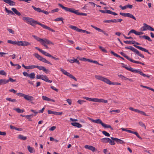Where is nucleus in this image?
Masks as SVG:
<instances>
[{
    "instance_id": "obj_44",
    "label": "nucleus",
    "mask_w": 154,
    "mask_h": 154,
    "mask_svg": "<svg viewBox=\"0 0 154 154\" xmlns=\"http://www.w3.org/2000/svg\"><path fill=\"white\" fill-rule=\"evenodd\" d=\"M132 133L135 134L136 135V136L140 139L141 140L142 139L141 137L140 136L139 134L137 132L133 131Z\"/></svg>"
},
{
    "instance_id": "obj_33",
    "label": "nucleus",
    "mask_w": 154,
    "mask_h": 154,
    "mask_svg": "<svg viewBox=\"0 0 154 154\" xmlns=\"http://www.w3.org/2000/svg\"><path fill=\"white\" fill-rule=\"evenodd\" d=\"M23 19L24 21H27L28 23H29L32 18L29 17H23Z\"/></svg>"
},
{
    "instance_id": "obj_19",
    "label": "nucleus",
    "mask_w": 154,
    "mask_h": 154,
    "mask_svg": "<svg viewBox=\"0 0 154 154\" xmlns=\"http://www.w3.org/2000/svg\"><path fill=\"white\" fill-rule=\"evenodd\" d=\"M96 102L107 103L108 102V101L107 100H104L103 99H99L96 98Z\"/></svg>"
},
{
    "instance_id": "obj_7",
    "label": "nucleus",
    "mask_w": 154,
    "mask_h": 154,
    "mask_svg": "<svg viewBox=\"0 0 154 154\" xmlns=\"http://www.w3.org/2000/svg\"><path fill=\"white\" fill-rule=\"evenodd\" d=\"M125 48L126 49H130L142 58H144V56H143V55L140 53V52L137 49H135L132 46H129L128 47H125Z\"/></svg>"
},
{
    "instance_id": "obj_27",
    "label": "nucleus",
    "mask_w": 154,
    "mask_h": 154,
    "mask_svg": "<svg viewBox=\"0 0 154 154\" xmlns=\"http://www.w3.org/2000/svg\"><path fill=\"white\" fill-rule=\"evenodd\" d=\"M102 126L105 128H109L111 130H112L113 129V128L110 125H108L104 123Z\"/></svg>"
},
{
    "instance_id": "obj_20",
    "label": "nucleus",
    "mask_w": 154,
    "mask_h": 154,
    "mask_svg": "<svg viewBox=\"0 0 154 154\" xmlns=\"http://www.w3.org/2000/svg\"><path fill=\"white\" fill-rule=\"evenodd\" d=\"M42 98L43 100H44L49 101H52L53 102H55V101L54 100L50 99L46 96H42Z\"/></svg>"
},
{
    "instance_id": "obj_22",
    "label": "nucleus",
    "mask_w": 154,
    "mask_h": 154,
    "mask_svg": "<svg viewBox=\"0 0 154 154\" xmlns=\"http://www.w3.org/2000/svg\"><path fill=\"white\" fill-rule=\"evenodd\" d=\"M109 140V138L107 137H105L100 139L101 142L104 143H108Z\"/></svg>"
},
{
    "instance_id": "obj_61",
    "label": "nucleus",
    "mask_w": 154,
    "mask_h": 154,
    "mask_svg": "<svg viewBox=\"0 0 154 154\" xmlns=\"http://www.w3.org/2000/svg\"><path fill=\"white\" fill-rule=\"evenodd\" d=\"M17 95H19L20 97H23V98L24 97V96H25V94H24L23 93H17Z\"/></svg>"
},
{
    "instance_id": "obj_12",
    "label": "nucleus",
    "mask_w": 154,
    "mask_h": 154,
    "mask_svg": "<svg viewBox=\"0 0 154 154\" xmlns=\"http://www.w3.org/2000/svg\"><path fill=\"white\" fill-rule=\"evenodd\" d=\"M24 98L25 100L29 101H33L34 100V98L32 96L26 94L25 95Z\"/></svg>"
},
{
    "instance_id": "obj_8",
    "label": "nucleus",
    "mask_w": 154,
    "mask_h": 154,
    "mask_svg": "<svg viewBox=\"0 0 154 154\" xmlns=\"http://www.w3.org/2000/svg\"><path fill=\"white\" fill-rule=\"evenodd\" d=\"M34 56L37 59L40 61H41L45 63H47L51 65H52V64L50 62L48 61L45 58H43L37 53H35L33 54Z\"/></svg>"
},
{
    "instance_id": "obj_18",
    "label": "nucleus",
    "mask_w": 154,
    "mask_h": 154,
    "mask_svg": "<svg viewBox=\"0 0 154 154\" xmlns=\"http://www.w3.org/2000/svg\"><path fill=\"white\" fill-rule=\"evenodd\" d=\"M68 61H69L70 63H73L75 62L77 63L79 65L80 64V62L77 60V59H76L74 57H73L72 59L68 60Z\"/></svg>"
},
{
    "instance_id": "obj_47",
    "label": "nucleus",
    "mask_w": 154,
    "mask_h": 154,
    "mask_svg": "<svg viewBox=\"0 0 154 154\" xmlns=\"http://www.w3.org/2000/svg\"><path fill=\"white\" fill-rule=\"evenodd\" d=\"M122 131H127L128 132L130 133H132V131H131V130H127L126 128H121V129Z\"/></svg>"
},
{
    "instance_id": "obj_10",
    "label": "nucleus",
    "mask_w": 154,
    "mask_h": 154,
    "mask_svg": "<svg viewBox=\"0 0 154 154\" xmlns=\"http://www.w3.org/2000/svg\"><path fill=\"white\" fill-rule=\"evenodd\" d=\"M120 14L124 17H127L134 19L135 20H136V18L132 14L129 13H122V12L120 13Z\"/></svg>"
},
{
    "instance_id": "obj_43",
    "label": "nucleus",
    "mask_w": 154,
    "mask_h": 154,
    "mask_svg": "<svg viewBox=\"0 0 154 154\" xmlns=\"http://www.w3.org/2000/svg\"><path fill=\"white\" fill-rule=\"evenodd\" d=\"M79 32H81L83 33H86L87 34H91V33L90 32L87 31L85 30H83L82 29H80L79 30Z\"/></svg>"
},
{
    "instance_id": "obj_32",
    "label": "nucleus",
    "mask_w": 154,
    "mask_h": 154,
    "mask_svg": "<svg viewBox=\"0 0 154 154\" xmlns=\"http://www.w3.org/2000/svg\"><path fill=\"white\" fill-rule=\"evenodd\" d=\"M18 138L23 140H25L27 139L26 137L24 136L23 135L21 134H19L18 135Z\"/></svg>"
},
{
    "instance_id": "obj_37",
    "label": "nucleus",
    "mask_w": 154,
    "mask_h": 154,
    "mask_svg": "<svg viewBox=\"0 0 154 154\" xmlns=\"http://www.w3.org/2000/svg\"><path fill=\"white\" fill-rule=\"evenodd\" d=\"M14 110H16L19 113H22L24 111L23 110L20 109L19 108H15L14 109Z\"/></svg>"
},
{
    "instance_id": "obj_14",
    "label": "nucleus",
    "mask_w": 154,
    "mask_h": 154,
    "mask_svg": "<svg viewBox=\"0 0 154 154\" xmlns=\"http://www.w3.org/2000/svg\"><path fill=\"white\" fill-rule=\"evenodd\" d=\"M111 138L112 140L115 141L118 143H119L121 144H123L124 143V142L123 140L118 138H114L113 137H111Z\"/></svg>"
},
{
    "instance_id": "obj_2",
    "label": "nucleus",
    "mask_w": 154,
    "mask_h": 154,
    "mask_svg": "<svg viewBox=\"0 0 154 154\" xmlns=\"http://www.w3.org/2000/svg\"><path fill=\"white\" fill-rule=\"evenodd\" d=\"M122 64L124 65V66H122V67L123 68H125V69H126L127 70H128L131 71V72H132L134 73H138L140 74L141 75L144 77H146L148 78H149L150 77V76L149 75H146V74L143 73L142 72L140 71V70H139L138 69H133L131 67H127L126 66V65H124V64L123 63H122Z\"/></svg>"
},
{
    "instance_id": "obj_53",
    "label": "nucleus",
    "mask_w": 154,
    "mask_h": 154,
    "mask_svg": "<svg viewBox=\"0 0 154 154\" xmlns=\"http://www.w3.org/2000/svg\"><path fill=\"white\" fill-rule=\"evenodd\" d=\"M118 76L121 78L122 79L125 80V78H127L126 77H125L121 74H118Z\"/></svg>"
},
{
    "instance_id": "obj_34",
    "label": "nucleus",
    "mask_w": 154,
    "mask_h": 154,
    "mask_svg": "<svg viewBox=\"0 0 154 154\" xmlns=\"http://www.w3.org/2000/svg\"><path fill=\"white\" fill-rule=\"evenodd\" d=\"M32 7L36 11L39 12H41L42 10L40 8H36L34 6H32Z\"/></svg>"
},
{
    "instance_id": "obj_57",
    "label": "nucleus",
    "mask_w": 154,
    "mask_h": 154,
    "mask_svg": "<svg viewBox=\"0 0 154 154\" xmlns=\"http://www.w3.org/2000/svg\"><path fill=\"white\" fill-rule=\"evenodd\" d=\"M111 85H120L121 84L119 83L116 82H112L111 83Z\"/></svg>"
},
{
    "instance_id": "obj_45",
    "label": "nucleus",
    "mask_w": 154,
    "mask_h": 154,
    "mask_svg": "<svg viewBox=\"0 0 154 154\" xmlns=\"http://www.w3.org/2000/svg\"><path fill=\"white\" fill-rule=\"evenodd\" d=\"M132 133L135 134L136 135V136L140 139L141 140L142 139L141 137L140 136L139 134L137 132L133 131Z\"/></svg>"
},
{
    "instance_id": "obj_29",
    "label": "nucleus",
    "mask_w": 154,
    "mask_h": 154,
    "mask_svg": "<svg viewBox=\"0 0 154 154\" xmlns=\"http://www.w3.org/2000/svg\"><path fill=\"white\" fill-rule=\"evenodd\" d=\"M149 26V25H148L146 23L144 24L143 26L142 27V28L143 29V31H144L148 30Z\"/></svg>"
},
{
    "instance_id": "obj_39",
    "label": "nucleus",
    "mask_w": 154,
    "mask_h": 154,
    "mask_svg": "<svg viewBox=\"0 0 154 154\" xmlns=\"http://www.w3.org/2000/svg\"><path fill=\"white\" fill-rule=\"evenodd\" d=\"M43 54L45 55V56H48V57H51L52 55H51L50 54L45 52V51H43L42 52V53Z\"/></svg>"
},
{
    "instance_id": "obj_1",
    "label": "nucleus",
    "mask_w": 154,
    "mask_h": 154,
    "mask_svg": "<svg viewBox=\"0 0 154 154\" xmlns=\"http://www.w3.org/2000/svg\"><path fill=\"white\" fill-rule=\"evenodd\" d=\"M32 36L35 39L39 42L41 45H44L47 49L49 48L47 45H53L54 44L53 43L47 39H43L35 35H32Z\"/></svg>"
},
{
    "instance_id": "obj_13",
    "label": "nucleus",
    "mask_w": 154,
    "mask_h": 154,
    "mask_svg": "<svg viewBox=\"0 0 154 154\" xmlns=\"http://www.w3.org/2000/svg\"><path fill=\"white\" fill-rule=\"evenodd\" d=\"M41 79L43 80H44L46 82L51 83L52 82V81L49 80L48 77L46 75H42Z\"/></svg>"
},
{
    "instance_id": "obj_6",
    "label": "nucleus",
    "mask_w": 154,
    "mask_h": 154,
    "mask_svg": "<svg viewBox=\"0 0 154 154\" xmlns=\"http://www.w3.org/2000/svg\"><path fill=\"white\" fill-rule=\"evenodd\" d=\"M95 77L96 79L98 80L102 81L107 84L111 85V82L106 78L99 75H95Z\"/></svg>"
},
{
    "instance_id": "obj_36",
    "label": "nucleus",
    "mask_w": 154,
    "mask_h": 154,
    "mask_svg": "<svg viewBox=\"0 0 154 154\" xmlns=\"http://www.w3.org/2000/svg\"><path fill=\"white\" fill-rule=\"evenodd\" d=\"M66 75L69 76L70 78L73 79L75 81H77L75 77L73 76L71 74H70V73L69 72Z\"/></svg>"
},
{
    "instance_id": "obj_26",
    "label": "nucleus",
    "mask_w": 154,
    "mask_h": 154,
    "mask_svg": "<svg viewBox=\"0 0 154 154\" xmlns=\"http://www.w3.org/2000/svg\"><path fill=\"white\" fill-rule=\"evenodd\" d=\"M120 53L122 56L126 58L127 60L130 61L131 62V61L132 59L129 57L128 56L126 55L124 53L121 52Z\"/></svg>"
},
{
    "instance_id": "obj_40",
    "label": "nucleus",
    "mask_w": 154,
    "mask_h": 154,
    "mask_svg": "<svg viewBox=\"0 0 154 154\" xmlns=\"http://www.w3.org/2000/svg\"><path fill=\"white\" fill-rule=\"evenodd\" d=\"M131 62L135 63H139V64H141L142 65H144V63H142L138 61H137L134 60L133 59L132 60Z\"/></svg>"
},
{
    "instance_id": "obj_48",
    "label": "nucleus",
    "mask_w": 154,
    "mask_h": 154,
    "mask_svg": "<svg viewBox=\"0 0 154 154\" xmlns=\"http://www.w3.org/2000/svg\"><path fill=\"white\" fill-rule=\"evenodd\" d=\"M102 133L105 136L107 137H109L110 134L105 131H102Z\"/></svg>"
},
{
    "instance_id": "obj_3",
    "label": "nucleus",
    "mask_w": 154,
    "mask_h": 154,
    "mask_svg": "<svg viewBox=\"0 0 154 154\" xmlns=\"http://www.w3.org/2000/svg\"><path fill=\"white\" fill-rule=\"evenodd\" d=\"M29 23L32 26H34L35 24H37L39 25H40L44 29H47L49 30L52 31L53 32H54V30H53L50 27L48 26H47L39 22H38L36 21L33 20V19L32 18L31 19V20H30V22H29Z\"/></svg>"
},
{
    "instance_id": "obj_55",
    "label": "nucleus",
    "mask_w": 154,
    "mask_h": 154,
    "mask_svg": "<svg viewBox=\"0 0 154 154\" xmlns=\"http://www.w3.org/2000/svg\"><path fill=\"white\" fill-rule=\"evenodd\" d=\"M62 20H63V19L62 17H58L54 20V21H59Z\"/></svg>"
},
{
    "instance_id": "obj_9",
    "label": "nucleus",
    "mask_w": 154,
    "mask_h": 154,
    "mask_svg": "<svg viewBox=\"0 0 154 154\" xmlns=\"http://www.w3.org/2000/svg\"><path fill=\"white\" fill-rule=\"evenodd\" d=\"M18 45L19 46H27L30 45L31 44L27 41H18Z\"/></svg>"
},
{
    "instance_id": "obj_11",
    "label": "nucleus",
    "mask_w": 154,
    "mask_h": 154,
    "mask_svg": "<svg viewBox=\"0 0 154 154\" xmlns=\"http://www.w3.org/2000/svg\"><path fill=\"white\" fill-rule=\"evenodd\" d=\"M99 11L103 13H107L110 14H111L115 16L117 15V14L115 12H112V11L109 10H106L104 11L102 10H99Z\"/></svg>"
},
{
    "instance_id": "obj_64",
    "label": "nucleus",
    "mask_w": 154,
    "mask_h": 154,
    "mask_svg": "<svg viewBox=\"0 0 154 154\" xmlns=\"http://www.w3.org/2000/svg\"><path fill=\"white\" fill-rule=\"evenodd\" d=\"M62 114V112H55L54 115H61Z\"/></svg>"
},
{
    "instance_id": "obj_24",
    "label": "nucleus",
    "mask_w": 154,
    "mask_h": 154,
    "mask_svg": "<svg viewBox=\"0 0 154 154\" xmlns=\"http://www.w3.org/2000/svg\"><path fill=\"white\" fill-rule=\"evenodd\" d=\"M12 11L17 15L20 16L21 15L20 13L15 8H12L11 9Z\"/></svg>"
},
{
    "instance_id": "obj_35",
    "label": "nucleus",
    "mask_w": 154,
    "mask_h": 154,
    "mask_svg": "<svg viewBox=\"0 0 154 154\" xmlns=\"http://www.w3.org/2000/svg\"><path fill=\"white\" fill-rule=\"evenodd\" d=\"M69 27L72 29L75 30L76 31L79 32V30H80V29H79L77 27L75 26L71 25L69 26Z\"/></svg>"
},
{
    "instance_id": "obj_60",
    "label": "nucleus",
    "mask_w": 154,
    "mask_h": 154,
    "mask_svg": "<svg viewBox=\"0 0 154 154\" xmlns=\"http://www.w3.org/2000/svg\"><path fill=\"white\" fill-rule=\"evenodd\" d=\"M7 30L10 33H11L12 34H14V31L13 30L11 29H8Z\"/></svg>"
},
{
    "instance_id": "obj_28",
    "label": "nucleus",
    "mask_w": 154,
    "mask_h": 154,
    "mask_svg": "<svg viewBox=\"0 0 154 154\" xmlns=\"http://www.w3.org/2000/svg\"><path fill=\"white\" fill-rule=\"evenodd\" d=\"M27 149H28V151L30 153L34 152H35L34 148L32 147H30L29 146H27Z\"/></svg>"
},
{
    "instance_id": "obj_42",
    "label": "nucleus",
    "mask_w": 154,
    "mask_h": 154,
    "mask_svg": "<svg viewBox=\"0 0 154 154\" xmlns=\"http://www.w3.org/2000/svg\"><path fill=\"white\" fill-rule=\"evenodd\" d=\"M60 71L64 74H65L66 75L67 74L68 72H67L65 70L63 69L60 68Z\"/></svg>"
},
{
    "instance_id": "obj_5",
    "label": "nucleus",
    "mask_w": 154,
    "mask_h": 154,
    "mask_svg": "<svg viewBox=\"0 0 154 154\" xmlns=\"http://www.w3.org/2000/svg\"><path fill=\"white\" fill-rule=\"evenodd\" d=\"M58 5L63 9L65 10L66 11H69L71 13H74L77 15H79L80 13L79 12L78 10H75L72 8H69L64 6L60 4H59Z\"/></svg>"
},
{
    "instance_id": "obj_4",
    "label": "nucleus",
    "mask_w": 154,
    "mask_h": 154,
    "mask_svg": "<svg viewBox=\"0 0 154 154\" xmlns=\"http://www.w3.org/2000/svg\"><path fill=\"white\" fill-rule=\"evenodd\" d=\"M35 68H37L39 70H43L45 73H48L50 72V71L45 68L44 66H38L35 65H31L27 66L26 69H32Z\"/></svg>"
},
{
    "instance_id": "obj_31",
    "label": "nucleus",
    "mask_w": 154,
    "mask_h": 154,
    "mask_svg": "<svg viewBox=\"0 0 154 154\" xmlns=\"http://www.w3.org/2000/svg\"><path fill=\"white\" fill-rule=\"evenodd\" d=\"M83 98L89 101L96 102V98H91L86 97H83Z\"/></svg>"
},
{
    "instance_id": "obj_63",
    "label": "nucleus",
    "mask_w": 154,
    "mask_h": 154,
    "mask_svg": "<svg viewBox=\"0 0 154 154\" xmlns=\"http://www.w3.org/2000/svg\"><path fill=\"white\" fill-rule=\"evenodd\" d=\"M85 101L83 100H79L77 101V103H79L82 104V103L83 102H85Z\"/></svg>"
},
{
    "instance_id": "obj_62",
    "label": "nucleus",
    "mask_w": 154,
    "mask_h": 154,
    "mask_svg": "<svg viewBox=\"0 0 154 154\" xmlns=\"http://www.w3.org/2000/svg\"><path fill=\"white\" fill-rule=\"evenodd\" d=\"M123 36L126 39H133V38L132 37H131V36H130V37H127L125 35L123 34Z\"/></svg>"
},
{
    "instance_id": "obj_54",
    "label": "nucleus",
    "mask_w": 154,
    "mask_h": 154,
    "mask_svg": "<svg viewBox=\"0 0 154 154\" xmlns=\"http://www.w3.org/2000/svg\"><path fill=\"white\" fill-rule=\"evenodd\" d=\"M6 73L4 70H0V75H6Z\"/></svg>"
},
{
    "instance_id": "obj_17",
    "label": "nucleus",
    "mask_w": 154,
    "mask_h": 154,
    "mask_svg": "<svg viewBox=\"0 0 154 154\" xmlns=\"http://www.w3.org/2000/svg\"><path fill=\"white\" fill-rule=\"evenodd\" d=\"M3 1L10 6H14L15 5V3L11 0H3Z\"/></svg>"
},
{
    "instance_id": "obj_49",
    "label": "nucleus",
    "mask_w": 154,
    "mask_h": 154,
    "mask_svg": "<svg viewBox=\"0 0 154 154\" xmlns=\"http://www.w3.org/2000/svg\"><path fill=\"white\" fill-rule=\"evenodd\" d=\"M108 143L112 145H113L115 144V143L114 141L113 140H111L110 138L109 140Z\"/></svg>"
},
{
    "instance_id": "obj_15",
    "label": "nucleus",
    "mask_w": 154,
    "mask_h": 154,
    "mask_svg": "<svg viewBox=\"0 0 154 154\" xmlns=\"http://www.w3.org/2000/svg\"><path fill=\"white\" fill-rule=\"evenodd\" d=\"M133 46H134L135 48L142 51H143L145 52H146V53H148L149 54H150V53H149V52L148 50L144 48H143L141 47H140V46H137L135 45H133Z\"/></svg>"
},
{
    "instance_id": "obj_52",
    "label": "nucleus",
    "mask_w": 154,
    "mask_h": 154,
    "mask_svg": "<svg viewBox=\"0 0 154 154\" xmlns=\"http://www.w3.org/2000/svg\"><path fill=\"white\" fill-rule=\"evenodd\" d=\"M139 125L141 126L142 127H144L145 129L146 128V126L145 124L143 123L142 122H139Z\"/></svg>"
},
{
    "instance_id": "obj_38",
    "label": "nucleus",
    "mask_w": 154,
    "mask_h": 154,
    "mask_svg": "<svg viewBox=\"0 0 154 154\" xmlns=\"http://www.w3.org/2000/svg\"><path fill=\"white\" fill-rule=\"evenodd\" d=\"M28 77L31 79H34L35 78V74L34 72H32L29 75Z\"/></svg>"
},
{
    "instance_id": "obj_41",
    "label": "nucleus",
    "mask_w": 154,
    "mask_h": 154,
    "mask_svg": "<svg viewBox=\"0 0 154 154\" xmlns=\"http://www.w3.org/2000/svg\"><path fill=\"white\" fill-rule=\"evenodd\" d=\"M140 86L141 87H142L143 88H146L148 89H149V90H150L153 92H154V89L152 88H151L150 87H147V86H144L143 85H140Z\"/></svg>"
},
{
    "instance_id": "obj_51",
    "label": "nucleus",
    "mask_w": 154,
    "mask_h": 154,
    "mask_svg": "<svg viewBox=\"0 0 154 154\" xmlns=\"http://www.w3.org/2000/svg\"><path fill=\"white\" fill-rule=\"evenodd\" d=\"M99 48L101 50V51L103 52L104 53H107V51L105 50L103 48V47L101 46H100L99 47Z\"/></svg>"
},
{
    "instance_id": "obj_30",
    "label": "nucleus",
    "mask_w": 154,
    "mask_h": 154,
    "mask_svg": "<svg viewBox=\"0 0 154 154\" xmlns=\"http://www.w3.org/2000/svg\"><path fill=\"white\" fill-rule=\"evenodd\" d=\"M7 42L8 43L11 44L13 45H18V41H13L11 40H8Z\"/></svg>"
},
{
    "instance_id": "obj_56",
    "label": "nucleus",
    "mask_w": 154,
    "mask_h": 154,
    "mask_svg": "<svg viewBox=\"0 0 154 154\" xmlns=\"http://www.w3.org/2000/svg\"><path fill=\"white\" fill-rule=\"evenodd\" d=\"M8 81V82L10 81L12 82H14L16 81V80L15 79H13L11 77L9 78V79L8 80H7Z\"/></svg>"
},
{
    "instance_id": "obj_59",
    "label": "nucleus",
    "mask_w": 154,
    "mask_h": 154,
    "mask_svg": "<svg viewBox=\"0 0 154 154\" xmlns=\"http://www.w3.org/2000/svg\"><path fill=\"white\" fill-rule=\"evenodd\" d=\"M120 112V110L119 109L117 110H113L111 111L110 112H116L117 113H119Z\"/></svg>"
},
{
    "instance_id": "obj_25",
    "label": "nucleus",
    "mask_w": 154,
    "mask_h": 154,
    "mask_svg": "<svg viewBox=\"0 0 154 154\" xmlns=\"http://www.w3.org/2000/svg\"><path fill=\"white\" fill-rule=\"evenodd\" d=\"M94 123L97 124H100L102 125V126L103 125V123L102 122L101 119H97L96 120H94Z\"/></svg>"
},
{
    "instance_id": "obj_21",
    "label": "nucleus",
    "mask_w": 154,
    "mask_h": 154,
    "mask_svg": "<svg viewBox=\"0 0 154 154\" xmlns=\"http://www.w3.org/2000/svg\"><path fill=\"white\" fill-rule=\"evenodd\" d=\"M71 125L73 126L76 127L78 128H81L82 127V125L78 122H72L71 123Z\"/></svg>"
},
{
    "instance_id": "obj_58",
    "label": "nucleus",
    "mask_w": 154,
    "mask_h": 154,
    "mask_svg": "<svg viewBox=\"0 0 154 154\" xmlns=\"http://www.w3.org/2000/svg\"><path fill=\"white\" fill-rule=\"evenodd\" d=\"M144 39L147 40L148 41L151 42L152 41V40L147 35H145Z\"/></svg>"
},
{
    "instance_id": "obj_46",
    "label": "nucleus",
    "mask_w": 154,
    "mask_h": 154,
    "mask_svg": "<svg viewBox=\"0 0 154 154\" xmlns=\"http://www.w3.org/2000/svg\"><path fill=\"white\" fill-rule=\"evenodd\" d=\"M34 115L33 114L26 115L25 117L27 119H31L33 117Z\"/></svg>"
},
{
    "instance_id": "obj_50",
    "label": "nucleus",
    "mask_w": 154,
    "mask_h": 154,
    "mask_svg": "<svg viewBox=\"0 0 154 154\" xmlns=\"http://www.w3.org/2000/svg\"><path fill=\"white\" fill-rule=\"evenodd\" d=\"M110 52L113 55H114V56L118 57H121V56H120L119 55H118L117 54L115 53L113 51H111Z\"/></svg>"
},
{
    "instance_id": "obj_23",
    "label": "nucleus",
    "mask_w": 154,
    "mask_h": 154,
    "mask_svg": "<svg viewBox=\"0 0 154 154\" xmlns=\"http://www.w3.org/2000/svg\"><path fill=\"white\" fill-rule=\"evenodd\" d=\"M8 82V81L7 80L5 79H0V83L1 85H3Z\"/></svg>"
},
{
    "instance_id": "obj_16",
    "label": "nucleus",
    "mask_w": 154,
    "mask_h": 154,
    "mask_svg": "<svg viewBox=\"0 0 154 154\" xmlns=\"http://www.w3.org/2000/svg\"><path fill=\"white\" fill-rule=\"evenodd\" d=\"M84 147L85 149L90 150L93 152H94L96 150L95 148L92 146L86 145Z\"/></svg>"
}]
</instances>
